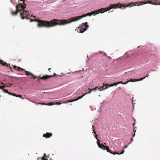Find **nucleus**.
<instances>
[{"label": "nucleus", "instance_id": "38", "mask_svg": "<svg viewBox=\"0 0 160 160\" xmlns=\"http://www.w3.org/2000/svg\"><path fill=\"white\" fill-rule=\"evenodd\" d=\"M92 128L93 130V129H94V126L93 125L92 126Z\"/></svg>", "mask_w": 160, "mask_h": 160}, {"label": "nucleus", "instance_id": "12", "mask_svg": "<svg viewBox=\"0 0 160 160\" xmlns=\"http://www.w3.org/2000/svg\"><path fill=\"white\" fill-rule=\"evenodd\" d=\"M110 85H109L108 84H107L105 85L104 84L103 86H102L101 87L102 89H101V90H104L107 88L108 87H109Z\"/></svg>", "mask_w": 160, "mask_h": 160}, {"label": "nucleus", "instance_id": "37", "mask_svg": "<svg viewBox=\"0 0 160 160\" xmlns=\"http://www.w3.org/2000/svg\"><path fill=\"white\" fill-rule=\"evenodd\" d=\"M8 94H9V95H12V94L13 93H11V92H8Z\"/></svg>", "mask_w": 160, "mask_h": 160}, {"label": "nucleus", "instance_id": "26", "mask_svg": "<svg viewBox=\"0 0 160 160\" xmlns=\"http://www.w3.org/2000/svg\"><path fill=\"white\" fill-rule=\"evenodd\" d=\"M5 88V87H4V86H0V88L1 89H2V90H3Z\"/></svg>", "mask_w": 160, "mask_h": 160}, {"label": "nucleus", "instance_id": "3", "mask_svg": "<svg viewBox=\"0 0 160 160\" xmlns=\"http://www.w3.org/2000/svg\"><path fill=\"white\" fill-rule=\"evenodd\" d=\"M118 5H119V4H111L108 7H107L106 8H102L101 9H98L97 10L94 11L92 12H91L92 15H93V14H95L97 13H99L100 12L101 13H103L105 11H107L110 10H111L112 8H117V7L118 6Z\"/></svg>", "mask_w": 160, "mask_h": 160}, {"label": "nucleus", "instance_id": "15", "mask_svg": "<svg viewBox=\"0 0 160 160\" xmlns=\"http://www.w3.org/2000/svg\"><path fill=\"white\" fill-rule=\"evenodd\" d=\"M42 105H52L55 104L54 102H50L47 104H46L45 103H41Z\"/></svg>", "mask_w": 160, "mask_h": 160}, {"label": "nucleus", "instance_id": "32", "mask_svg": "<svg viewBox=\"0 0 160 160\" xmlns=\"http://www.w3.org/2000/svg\"><path fill=\"white\" fill-rule=\"evenodd\" d=\"M62 103L61 102H56V104H57V105H60Z\"/></svg>", "mask_w": 160, "mask_h": 160}, {"label": "nucleus", "instance_id": "43", "mask_svg": "<svg viewBox=\"0 0 160 160\" xmlns=\"http://www.w3.org/2000/svg\"><path fill=\"white\" fill-rule=\"evenodd\" d=\"M127 145H126L125 146V148H127Z\"/></svg>", "mask_w": 160, "mask_h": 160}, {"label": "nucleus", "instance_id": "33", "mask_svg": "<svg viewBox=\"0 0 160 160\" xmlns=\"http://www.w3.org/2000/svg\"><path fill=\"white\" fill-rule=\"evenodd\" d=\"M93 132H94V134H95V135H96V132H95V130H94V129H93Z\"/></svg>", "mask_w": 160, "mask_h": 160}, {"label": "nucleus", "instance_id": "21", "mask_svg": "<svg viewBox=\"0 0 160 160\" xmlns=\"http://www.w3.org/2000/svg\"><path fill=\"white\" fill-rule=\"evenodd\" d=\"M18 69H17V70L18 71H19L20 70H21L23 71H25V70L22 68H21L19 67H18L17 68Z\"/></svg>", "mask_w": 160, "mask_h": 160}, {"label": "nucleus", "instance_id": "36", "mask_svg": "<svg viewBox=\"0 0 160 160\" xmlns=\"http://www.w3.org/2000/svg\"><path fill=\"white\" fill-rule=\"evenodd\" d=\"M128 82H129V81H127V82H123V84H127V83H128Z\"/></svg>", "mask_w": 160, "mask_h": 160}, {"label": "nucleus", "instance_id": "8", "mask_svg": "<svg viewBox=\"0 0 160 160\" xmlns=\"http://www.w3.org/2000/svg\"><path fill=\"white\" fill-rule=\"evenodd\" d=\"M54 76H53V75L48 76V75H46L43 76H42V77H40V76H35L34 75V76H33L32 77L34 79L39 78V79L46 80L48 79L49 78L53 77L54 75H56L55 73H54Z\"/></svg>", "mask_w": 160, "mask_h": 160}, {"label": "nucleus", "instance_id": "18", "mask_svg": "<svg viewBox=\"0 0 160 160\" xmlns=\"http://www.w3.org/2000/svg\"><path fill=\"white\" fill-rule=\"evenodd\" d=\"M87 94V93H85L84 94H83L81 96H80V97H78V98H77L75 99V100H76V101L79 99H81L82 97H83Z\"/></svg>", "mask_w": 160, "mask_h": 160}, {"label": "nucleus", "instance_id": "14", "mask_svg": "<svg viewBox=\"0 0 160 160\" xmlns=\"http://www.w3.org/2000/svg\"><path fill=\"white\" fill-rule=\"evenodd\" d=\"M24 71L25 72L26 75L27 76H31L32 77L33 76H34V75L33 74H32V73H31L30 72H29L28 71H26L25 70V71Z\"/></svg>", "mask_w": 160, "mask_h": 160}, {"label": "nucleus", "instance_id": "2", "mask_svg": "<svg viewBox=\"0 0 160 160\" xmlns=\"http://www.w3.org/2000/svg\"><path fill=\"white\" fill-rule=\"evenodd\" d=\"M25 2V0H20L19 1L18 4L16 7V11L15 12H11V14L12 15H16L18 12H20L22 10L25 9L26 7Z\"/></svg>", "mask_w": 160, "mask_h": 160}, {"label": "nucleus", "instance_id": "44", "mask_svg": "<svg viewBox=\"0 0 160 160\" xmlns=\"http://www.w3.org/2000/svg\"><path fill=\"white\" fill-rule=\"evenodd\" d=\"M51 68H49V69H48V70H49V71H50V70H51Z\"/></svg>", "mask_w": 160, "mask_h": 160}, {"label": "nucleus", "instance_id": "46", "mask_svg": "<svg viewBox=\"0 0 160 160\" xmlns=\"http://www.w3.org/2000/svg\"><path fill=\"white\" fill-rule=\"evenodd\" d=\"M0 62H2V61H1V60H0Z\"/></svg>", "mask_w": 160, "mask_h": 160}, {"label": "nucleus", "instance_id": "23", "mask_svg": "<svg viewBox=\"0 0 160 160\" xmlns=\"http://www.w3.org/2000/svg\"><path fill=\"white\" fill-rule=\"evenodd\" d=\"M17 97H18L21 98L22 99H24V98L22 97V96L20 95H17Z\"/></svg>", "mask_w": 160, "mask_h": 160}, {"label": "nucleus", "instance_id": "4", "mask_svg": "<svg viewBox=\"0 0 160 160\" xmlns=\"http://www.w3.org/2000/svg\"><path fill=\"white\" fill-rule=\"evenodd\" d=\"M92 14L91 12L88 13L86 14H84V15L79 16L78 17H76L75 18H71L70 19H69L67 20H63V24L64 25H65L66 24H68L72 22L76 21H78L81 19L82 18L85 17L86 16H91Z\"/></svg>", "mask_w": 160, "mask_h": 160}, {"label": "nucleus", "instance_id": "20", "mask_svg": "<svg viewBox=\"0 0 160 160\" xmlns=\"http://www.w3.org/2000/svg\"><path fill=\"white\" fill-rule=\"evenodd\" d=\"M124 152V149H123L122 150V151L120 153H118V152H113V153H115V152H116V153H118L115 154H122Z\"/></svg>", "mask_w": 160, "mask_h": 160}, {"label": "nucleus", "instance_id": "10", "mask_svg": "<svg viewBox=\"0 0 160 160\" xmlns=\"http://www.w3.org/2000/svg\"><path fill=\"white\" fill-rule=\"evenodd\" d=\"M52 135V134L51 133L47 132L46 133L43 134V136L46 138H48L51 137Z\"/></svg>", "mask_w": 160, "mask_h": 160}, {"label": "nucleus", "instance_id": "1", "mask_svg": "<svg viewBox=\"0 0 160 160\" xmlns=\"http://www.w3.org/2000/svg\"><path fill=\"white\" fill-rule=\"evenodd\" d=\"M33 21L38 22V26L39 27H45L49 28L52 27L57 25H63V20H58L54 19L49 22L48 21L39 20L38 19H35Z\"/></svg>", "mask_w": 160, "mask_h": 160}, {"label": "nucleus", "instance_id": "31", "mask_svg": "<svg viewBox=\"0 0 160 160\" xmlns=\"http://www.w3.org/2000/svg\"><path fill=\"white\" fill-rule=\"evenodd\" d=\"M22 13H24V15H27V14L23 11V10H22ZM20 13L21 12H20Z\"/></svg>", "mask_w": 160, "mask_h": 160}, {"label": "nucleus", "instance_id": "29", "mask_svg": "<svg viewBox=\"0 0 160 160\" xmlns=\"http://www.w3.org/2000/svg\"><path fill=\"white\" fill-rule=\"evenodd\" d=\"M3 91L6 93H8V90L6 89H4Z\"/></svg>", "mask_w": 160, "mask_h": 160}, {"label": "nucleus", "instance_id": "48", "mask_svg": "<svg viewBox=\"0 0 160 160\" xmlns=\"http://www.w3.org/2000/svg\"><path fill=\"white\" fill-rule=\"evenodd\" d=\"M1 97V95H0V97Z\"/></svg>", "mask_w": 160, "mask_h": 160}, {"label": "nucleus", "instance_id": "35", "mask_svg": "<svg viewBox=\"0 0 160 160\" xmlns=\"http://www.w3.org/2000/svg\"><path fill=\"white\" fill-rule=\"evenodd\" d=\"M95 138L97 140V139H98V135H96L95 136Z\"/></svg>", "mask_w": 160, "mask_h": 160}, {"label": "nucleus", "instance_id": "9", "mask_svg": "<svg viewBox=\"0 0 160 160\" xmlns=\"http://www.w3.org/2000/svg\"><path fill=\"white\" fill-rule=\"evenodd\" d=\"M158 1L157 0H151L150 1H148V2L146 3H149L151 4H152L154 5H160V2H158Z\"/></svg>", "mask_w": 160, "mask_h": 160}, {"label": "nucleus", "instance_id": "25", "mask_svg": "<svg viewBox=\"0 0 160 160\" xmlns=\"http://www.w3.org/2000/svg\"><path fill=\"white\" fill-rule=\"evenodd\" d=\"M31 102H33V103L36 104L37 105H38V104H40V105H42L41 104V103H37V102H34V101H31Z\"/></svg>", "mask_w": 160, "mask_h": 160}, {"label": "nucleus", "instance_id": "45", "mask_svg": "<svg viewBox=\"0 0 160 160\" xmlns=\"http://www.w3.org/2000/svg\"><path fill=\"white\" fill-rule=\"evenodd\" d=\"M100 52V53H103V52Z\"/></svg>", "mask_w": 160, "mask_h": 160}, {"label": "nucleus", "instance_id": "42", "mask_svg": "<svg viewBox=\"0 0 160 160\" xmlns=\"http://www.w3.org/2000/svg\"><path fill=\"white\" fill-rule=\"evenodd\" d=\"M133 138H132L131 139V141H133Z\"/></svg>", "mask_w": 160, "mask_h": 160}, {"label": "nucleus", "instance_id": "11", "mask_svg": "<svg viewBox=\"0 0 160 160\" xmlns=\"http://www.w3.org/2000/svg\"><path fill=\"white\" fill-rule=\"evenodd\" d=\"M145 77H144L143 78H141L139 79H130L129 81H129V82H136V81H141V80H143V79H145Z\"/></svg>", "mask_w": 160, "mask_h": 160}, {"label": "nucleus", "instance_id": "24", "mask_svg": "<svg viewBox=\"0 0 160 160\" xmlns=\"http://www.w3.org/2000/svg\"><path fill=\"white\" fill-rule=\"evenodd\" d=\"M76 101V100H75V99H74L72 100H68V102H67L66 103H67L68 102H73V101ZM65 103L66 102H65Z\"/></svg>", "mask_w": 160, "mask_h": 160}, {"label": "nucleus", "instance_id": "30", "mask_svg": "<svg viewBox=\"0 0 160 160\" xmlns=\"http://www.w3.org/2000/svg\"><path fill=\"white\" fill-rule=\"evenodd\" d=\"M13 67L15 69H17L18 68V67L16 66H13Z\"/></svg>", "mask_w": 160, "mask_h": 160}, {"label": "nucleus", "instance_id": "22", "mask_svg": "<svg viewBox=\"0 0 160 160\" xmlns=\"http://www.w3.org/2000/svg\"><path fill=\"white\" fill-rule=\"evenodd\" d=\"M22 10H23V11L27 14V16L29 15V11L27 10L25 11L24 10V9Z\"/></svg>", "mask_w": 160, "mask_h": 160}, {"label": "nucleus", "instance_id": "6", "mask_svg": "<svg viewBox=\"0 0 160 160\" xmlns=\"http://www.w3.org/2000/svg\"><path fill=\"white\" fill-rule=\"evenodd\" d=\"M100 141L99 139H97V143L98 147L103 149V150H107V151L109 152V153L112 154L113 155H115V154L118 153H113L110 150V148L108 146H107L104 145L102 143L101 144L100 143Z\"/></svg>", "mask_w": 160, "mask_h": 160}, {"label": "nucleus", "instance_id": "13", "mask_svg": "<svg viewBox=\"0 0 160 160\" xmlns=\"http://www.w3.org/2000/svg\"><path fill=\"white\" fill-rule=\"evenodd\" d=\"M24 13H22V12H21L20 13V16L21 17V18L22 19H24L25 18H26V19H29V18H28L27 16L24 17Z\"/></svg>", "mask_w": 160, "mask_h": 160}, {"label": "nucleus", "instance_id": "27", "mask_svg": "<svg viewBox=\"0 0 160 160\" xmlns=\"http://www.w3.org/2000/svg\"><path fill=\"white\" fill-rule=\"evenodd\" d=\"M88 90H90V91H88L87 93H91V92H92V89H90V88H88Z\"/></svg>", "mask_w": 160, "mask_h": 160}, {"label": "nucleus", "instance_id": "34", "mask_svg": "<svg viewBox=\"0 0 160 160\" xmlns=\"http://www.w3.org/2000/svg\"><path fill=\"white\" fill-rule=\"evenodd\" d=\"M12 96H16V97H17V95H16V94H15V93H13L12 94Z\"/></svg>", "mask_w": 160, "mask_h": 160}, {"label": "nucleus", "instance_id": "7", "mask_svg": "<svg viewBox=\"0 0 160 160\" xmlns=\"http://www.w3.org/2000/svg\"><path fill=\"white\" fill-rule=\"evenodd\" d=\"M142 3L145 4L146 3V2H138L135 3L132 2L131 3L128 4L127 5H126V4L122 5L120 4V3H118V4H119V5H118V6L117 7H118L119 8H122L121 7H124V9L125 7H131V6H134L136 5V4H137L138 5H140Z\"/></svg>", "mask_w": 160, "mask_h": 160}, {"label": "nucleus", "instance_id": "5", "mask_svg": "<svg viewBox=\"0 0 160 160\" xmlns=\"http://www.w3.org/2000/svg\"><path fill=\"white\" fill-rule=\"evenodd\" d=\"M87 24V22L82 23V24L79 25L78 27L76 29V30L78 32H83L87 29V28L89 27Z\"/></svg>", "mask_w": 160, "mask_h": 160}, {"label": "nucleus", "instance_id": "28", "mask_svg": "<svg viewBox=\"0 0 160 160\" xmlns=\"http://www.w3.org/2000/svg\"><path fill=\"white\" fill-rule=\"evenodd\" d=\"M134 128H134V129H133V131H134V134L132 135V137H134V136L135 135V132H136V130H134Z\"/></svg>", "mask_w": 160, "mask_h": 160}, {"label": "nucleus", "instance_id": "17", "mask_svg": "<svg viewBox=\"0 0 160 160\" xmlns=\"http://www.w3.org/2000/svg\"><path fill=\"white\" fill-rule=\"evenodd\" d=\"M87 94V93H85L84 94H83L81 96H80V97H78V98H77L75 99V100H76V101L79 99H81L82 97H83Z\"/></svg>", "mask_w": 160, "mask_h": 160}, {"label": "nucleus", "instance_id": "16", "mask_svg": "<svg viewBox=\"0 0 160 160\" xmlns=\"http://www.w3.org/2000/svg\"><path fill=\"white\" fill-rule=\"evenodd\" d=\"M119 83H122V84H123V82L122 81H121V82H118L117 83H114V84H111L110 85L109 87L113 86H114L115 85H117V84H119Z\"/></svg>", "mask_w": 160, "mask_h": 160}, {"label": "nucleus", "instance_id": "39", "mask_svg": "<svg viewBox=\"0 0 160 160\" xmlns=\"http://www.w3.org/2000/svg\"><path fill=\"white\" fill-rule=\"evenodd\" d=\"M104 55H105V56H107V55L106 53H105V52H104Z\"/></svg>", "mask_w": 160, "mask_h": 160}, {"label": "nucleus", "instance_id": "40", "mask_svg": "<svg viewBox=\"0 0 160 160\" xmlns=\"http://www.w3.org/2000/svg\"><path fill=\"white\" fill-rule=\"evenodd\" d=\"M148 74H147V75H146V77H145V78H146V77H148Z\"/></svg>", "mask_w": 160, "mask_h": 160}, {"label": "nucleus", "instance_id": "47", "mask_svg": "<svg viewBox=\"0 0 160 160\" xmlns=\"http://www.w3.org/2000/svg\"><path fill=\"white\" fill-rule=\"evenodd\" d=\"M0 62H2V61H1V60H0Z\"/></svg>", "mask_w": 160, "mask_h": 160}, {"label": "nucleus", "instance_id": "19", "mask_svg": "<svg viewBox=\"0 0 160 160\" xmlns=\"http://www.w3.org/2000/svg\"><path fill=\"white\" fill-rule=\"evenodd\" d=\"M97 89H98L100 91H101L102 90L101 89V88H98V87H96V88H93L92 90V91H95V90H96Z\"/></svg>", "mask_w": 160, "mask_h": 160}, {"label": "nucleus", "instance_id": "41", "mask_svg": "<svg viewBox=\"0 0 160 160\" xmlns=\"http://www.w3.org/2000/svg\"><path fill=\"white\" fill-rule=\"evenodd\" d=\"M33 19H31V22H33L34 21H33Z\"/></svg>", "mask_w": 160, "mask_h": 160}]
</instances>
